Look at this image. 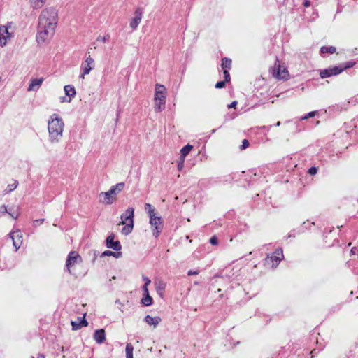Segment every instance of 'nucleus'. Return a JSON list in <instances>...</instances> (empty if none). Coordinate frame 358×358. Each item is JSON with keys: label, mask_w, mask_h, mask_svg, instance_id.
Masks as SVG:
<instances>
[{"label": "nucleus", "mask_w": 358, "mask_h": 358, "mask_svg": "<svg viewBox=\"0 0 358 358\" xmlns=\"http://www.w3.org/2000/svg\"><path fill=\"white\" fill-rule=\"evenodd\" d=\"M58 24V11L54 7L44 8L38 17L36 40L38 43L50 40Z\"/></svg>", "instance_id": "f257e3e1"}, {"label": "nucleus", "mask_w": 358, "mask_h": 358, "mask_svg": "<svg viewBox=\"0 0 358 358\" xmlns=\"http://www.w3.org/2000/svg\"><path fill=\"white\" fill-rule=\"evenodd\" d=\"M64 122L56 113L52 114L48 121V139L52 144L58 143L63 137Z\"/></svg>", "instance_id": "f03ea898"}, {"label": "nucleus", "mask_w": 358, "mask_h": 358, "mask_svg": "<svg viewBox=\"0 0 358 358\" xmlns=\"http://www.w3.org/2000/svg\"><path fill=\"white\" fill-rule=\"evenodd\" d=\"M134 209L131 207H129L124 213L120 216L121 221L119 224L124 225L122 229V233L124 235L129 234L134 228Z\"/></svg>", "instance_id": "7ed1b4c3"}, {"label": "nucleus", "mask_w": 358, "mask_h": 358, "mask_svg": "<svg viewBox=\"0 0 358 358\" xmlns=\"http://www.w3.org/2000/svg\"><path fill=\"white\" fill-rule=\"evenodd\" d=\"M14 36V28L12 22L0 26V46L5 47Z\"/></svg>", "instance_id": "20e7f679"}, {"label": "nucleus", "mask_w": 358, "mask_h": 358, "mask_svg": "<svg viewBox=\"0 0 358 358\" xmlns=\"http://www.w3.org/2000/svg\"><path fill=\"white\" fill-rule=\"evenodd\" d=\"M149 223L152 229V235L157 238L163 229V220L161 216L157 215L149 217Z\"/></svg>", "instance_id": "39448f33"}, {"label": "nucleus", "mask_w": 358, "mask_h": 358, "mask_svg": "<svg viewBox=\"0 0 358 358\" xmlns=\"http://www.w3.org/2000/svg\"><path fill=\"white\" fill-rule=\"evenodd\" d=\"M83 262L81 256L76 251H71L68 255L66 261V268L70 274H73L72 269L74 266Z\"/></svg>", "instance_id": "423d86ee"}, {"label": "nucleus", "mask_w": 358, "mask_h": 358, "mask_svg": "<svg viewBox=\"0 0 358 358\" xmlns=\"http://www.w3.org/2000/svg\"><path fill=\"white\" fill-rule=\"evenodd\" d=\"M282 258V250L281 248H278L272 255L267 256V257L265 259V263L266 264L270 265L274 268L279 264Z\"/></svg>", "instance_id": "0eeeda50"}, {"label": "nucleus", "mask_w": 358, "mask_h": 358, "mask_svg": "<svg viewBox=\"0 0 358 358\" xmlns=\"http://www.w3.org/2000/svg\"><path fill=\"white\" fill-rule=\"evenodd\" d=\"M94 68V60L90 55H89L86 57L83 64L82 65V73H80V77L82 79H84L85 76L88 75Z\"/></svg>", "instance_id": "6e6552de"}, {"label": "nucleus", "mask_w": 358, "mask_h": 358, "mask_svg": "<svg viewBox=\"0 0 358 358\" xmlns=\"http://www.w3.org/2000/svg\"><path fill=\"white\" fill-rule=\"evenodd\" d=\"M353 64H354V63L350 65H348L347 66H345L344 68H341V69H339L337 66H334V67H331V68H329L327 69L322 70L320 71V77L322 78H327V77H329L331 76L338 75L340 73H341L344 69H345L348 67L352 66Z\"/></svg>", "instance_id": "1a4fd4ad"}, {"label": "nucleus", "mask_w": 358, "mask_h": 358, "mask_svg": "<svg viewBox=\"0 0 358 358\" xmlns=\"http://www.w3.org/2000/svg\"><path fill=\"white\" fill-rule=\"evenodd\" d=\"M10 237L13 241V247L17 251L22 244V234L20 230L17 229L10 233Z\"/></svg>", "instance_id": "9d476101"}, {"label": "nucleus", "mask_w": 358, "mask_h": 358, "mask_svg": "<svg viewBox=\"0 0 358 358\" xmlns=\"http://www.w3.org/2000/svg\"><path fill=\"white\" fill-rule=\"evenodd\" d=\"M134 17L131 20L129 26L132 30H136L141 22L143 17L142 9L138 8L134 13Z\"/></svg>", "instance_id": "9b49d317"}, {"label": "nucleus", "mask_w": 358, "mask_h": 358, "mask_svg": "<svg viewBox=\"0 0 358 358\" xmlns=\"http://www.w3.org/2000/svg\"><path fill=\"white\" fill-rule=\"evenodd\" d=\"M274 74L278 79H287L289 76L288 71L286 68L281 66L280 64H275L274 66Z\"/></svg>", "instance_id": "f8f14e48"}, {"label": "nucleus", "mask_w": 358, "mask_h": 358, "mask_svg": "<svg viewBox=\"0 0 358 358\" xmlns=\"http://www.w3.org/2000/svg\"><path fill=\"white\" fill-rule=\"evenodd\" d=\"M166 89L164 85L157 84L155 86V101H166Z\"/></svg>", "instance_id": "ddd939ff"}, {"label": "nucleus", "mask_w": 358, "mask_h": 358, "mask_svg": "<svg viewBox=\"0 0 358 358\" xmlns=\"http://www.w3.org/2000/svg\"><path fill=\"white\" fill-rule=\"evenodd\" d=\"M114 239V234L109 235L106 238V245L109 248H112L115 251H119L122 248L120 243L118 241H115Z\"/></svg>", "instance_id": "4468645a"}, {"label": "nucleus", "mask_w": 358, "mask_h": 358, "mask_svg": "<svg viewBox=\"0 0 358 358\" xmlns=\"http://www.w3.org/2000/svg\"><path fill=\"white\" fill-rule=\"evenodd\" d=\"M99 198H103V200H101L106 205H111L116 201V197L115 196H112L108 191L106 192H101L99 194Z\"/></svg>", "instance_id": "2eb2a0df"}, {"label": "nucleus", "mask_w": 358, "mask_h": 358, "mask_svg": "<svg viewBox=\"0 0 358 358\" xmlns=\"http://www.w3.org/2000/svg\"><path fill=\"white\" fill-rule=\"evenodd\" d=\"M43 80L44 79L43 78L31 79L27 90L29 92L38 90L41 86Z\"/></svg>", "instance_id": "dca6fc26"}, {"label": "nucleus", "mask_w": 358, "mask_h": 358, "mask_svg": "<svg viewBox=\"0 0 358 358\" xmlns=\"http://www.w3.org/2000/svg\"><path fill=\"white\" fill-rule=\"evenodd\" d=\"M93 338L98 344H101L106 341V334L103 329L94 331Z\"/></svg>", "instance_id": "f3484780"}, {"label": "nucleus", "mask_w": 358, "mask_h": 358, "mask_svg": "<svg viewBox=\"0 0 358 358\" xmlns=\"http://www.w3.org/2000/svg\"><path fill=\"white\" fill-rule=\"evenodd\" d=\"M144 321L150 326H152L154 328H156L162 320L159 316L152 317L148 315L145 317Z\"/></svg>", "instance_id": "a211bd4d"}, {"label": "nucleus", "mask_w": 358, "mask_h": 358, "mask_svg": "<svg viewBox=\"0 0 358 358\" xmlns=\"http://www.w3.org/2000/svg\"><path fill=\"white\" fill-rule=\"evenodd\" d=\"M78 321H71V322L73 330H78L82 327L87 326L88 323L85 319V315L82 318L78 317Z\"/></svg>", "instance_id": "6ab92c4d"}, {"label": "nucleus", "mask_w": 358, "mask_h": 358, "mask_svg": "<svg viewBox=\"0 0 358 358\" xmlns=\"http://www.w3.org/2000/svg\"><path fill=\"white\" fill-rule=\"evenodd\" d=\"M65 95L69 99H72L76 94V90L75 87L71 85H65L64 87Z\"/></svg>", "instance_id": "aec40b11"}, {"label": "nucleus", "mask_w": 358, "mask_h": 358, "mask_svg": "<svg viewBox=\"0 0 358 358\" xmlns=\"http://www.w3.org/2000/svg\"><path fill=\"white\" fill-rule=\"evenodd\" d=\"M124 187V182H120L116 184L115 185H113L110 187V189L108 190V192L112 195L114 196L119 192H122Z\"/></svg>", "instance_id": "412c9836"}, {"label": "nucleus", "mask_w": 358, "mask_h": 358, "mask_svg": "<svg viewBox=\"0 0 358 358\" xmlns=\"http://www.w3.org/2000/svg\"><path fill=\"white\" fill-rule=\"evenodd\" d=\"M166 285V283L163 280H157L155 282V289L160 296H162Z\"/></svg>", "instance_id": "4be33fe9"}, {"label": "nucleus", "mask_w": 358, "mask_h": 358, "mask_svg": "<svg viewBox=\"0 0 358 358\" xmlns=\"http://www.w3.org/2000/svg\"><path fill=\"white\" fill-rule=\"evenodd\" d=\"M45 1L46 0H29L31 6L34 9L41 8Z\"/></svg>", "instance_id": "5701e85b"}, {"label": "nucleus", "mask_w": 358, "mask_h": 358, "mask_svg": "<svg viewBox=\"0 0 358 358\" xmlns=\"http://www.w3.org/2000/svg\"><path fill=\"white\" fill-rule=\"evenodd\" d=\"M193 146L191 145H187L185 147H183L180 150V157L182 158L185 159V157L190 152V151L192 150Z\"/></svg>", "instance_id": "b1692460"}, {"label": "nucleus", "mask_w": 358, "mask_h": 358, "mask_svg": "<svg viewBox=\"0 0 358 358\" xmlns=\"http://www.w3.org/2000/svg\"><path fill=\"white\" fill-rule=\"evenodd\" d=\"M145 210L148 214L149 217L157 215L155 208L150 203L145 204Z\"/></svg>", "instance_id": "393cba45"}, {"label": "nucleus", "mask_w": 358, "mask_h": 358, "mask_svg": "<svg viewBox=\"0 0 358 358\" xmlns=\"http://www.w3.org/2000/svg\"><path fill=\"white\" fill-rule=\"evenodd\" d=\"M166 101H155V109L156 111H162L164 110Z\"/></svg>", "instance_id": "a878e982"}, {"label": "nucleus", "mask_w": 358, "mask_h": 358, "mask_svg": "<svg viewBox=\"0 0 358 358\" xmlns=\"http://www.w3.org/2000/svg\"><path fill=\"white\" fill-rule=\"evenodd\" d=\"M133 345L128 343L126 345L125 352H126V358H133Z\"/></svg>", "instance_id": "bb28decb"}, {"label": "nucleus", "mask_w": 358, "mask_h": 358, "mask_svg": "<svg viewBox=\"0 0 358 358\" xmlns=\"http://www.w3.org/2000/svg\"><path fill=\"white\" fill-rule=\"evenodd\" d=\"M231 66V60L227 57H224L222 59V67L223 71L224 69L227 70V69H230Z\"/></svg>", "instance_id": "cd10ccee"}, {"label": "nucleus", "mask_w": 358, "mask_h": 358, "mask_svg": "<svg viewBox=\"0 0 358 358\" xmlns=\"http://www.w3.org/2000/svg\"><path fill=\"white\" fill-rule=\"evenodd\" d=\"M101 256H113L115 258H119L122 256V253L120 252H115L110 250H106L102 253Z\"/></svg>", "instance_id": "c85d7f7f"}, {"label": "nucleus", "mask_w": 358, "mask_h": 358, "mask_svg": "<svg viewBox=\"0 0 358 358\" xmlns=\"http://www.w3.org/2000/svg\"><path fill=\"white\" fill-rule=\"evenodd\" d=\"M17 185H18V182L17 181H15L14 183H13V184L8 185L7 189H6L3 192V194H7L9 192L13 191L14 189H15L17 188Z\"/></svg>", "instance_id": "c756f323"}, {"label": "nucleus", "mask_w": 358, "mask_h": 358, "mask_svg": "<svg viewBox=\"0 0 358 358\" xmlns=\"http://www.w3.org/2000/svg\"><path fill=\"white\" fill-rule=\"evenodd\" d=\"M141 301L144 306H149L152 303V299L150 294H145V296L142 299Z\"/></svg>", "instance_id": "7c9ffc66"}, {"label": "nucleus", "mask_w": 358, "mask_h": 358, "mask_svg": "<svg viewBox=\"0 0 358 358\" xmlns=\"http://www.w3.org/2000/svg\"><path fill=\"white\" fill-rule=\"evenodd\" d=\"M320 51L322 53L330 52L332 54L336 52V48L334 46H330V47L323 46L321 48Z\"/></svg>", "instance_id": "2f4dec72"}, {"label": "nucleus", "mask_w": 358, "mask_h": 358, "mask_svg": "<svg viewBox=\"0 0 358 358\" xmlns=\"http://www.w3.org/2000/svg\"><path fill=\"white\" fill-rule=\"evenodd\" d=\"M110 39L109 35H105V36H99L97 37L96 41L101 42V43H106Z\"/></svg>", "instance_id": "473e14b6"}, {"label": "nucleus", "mask_w": 358, "mask_h": 358, "mask_svg": "<svg viewBox=\"0 0 358 358\" xmlns=\"http://www.w3.org/2000/svg\"><path fill=\"white\" fill-rule=\"evenodd\" d=\"M184 163H185V159L182 158V157H180V159H179V161L178 162V169L179 171H182V169H183Z\"/></svg>", "instance_id": "72a5a7b5"}, {"label": "nucleus", "mask_w": 358, "mask_h": 358, "mask_svg": "<svg viewBox=\"0 0 358 358\" xmlns=\"http://www.w3.org/2000/svg\"><path fill=\"white\" fill-rule=\"evenodd\" d=\"M44 222V219H37L34 220L33 225L34 227H37L38 226L42 224Z\"/></svg>", "instance_id": "f704fd0d"}, {"label": "nucleus", "mask_w": 358, "mask_h": 358, "mask_svg": "<svg viewBox=\"0 0 358 358\" xmlns=\"http://www.w3.org/2000/svg\"><path fill=\"white\" fill-rule=\"evenodd\" d=\"M59 101L61 103H70L71 101V99L65 95L59 98Z\"/></svg>", "instance_id": "c9c22d12"}, {"label": "nucleus", "mask_w": 358, "mask_h": 358, "mask_svg": "<svg viewBox=\"0 0 358 358\" xmlns=\"http://www.w3.org/2000/svg\"><path fill=\"white\" fill-rule=\"evenodd\" d=\"M249 146V141L247 139H244L242 141V145L241 146V150L246 149Z\"/></svg>", "instance_id": "e433bc0d"}, {"label": "nucleus", "mask_w": 358, "mask_h": 358, "mask_svg": "<svg viewBox=\"0 0 358 358\" xmlns=\"http://www.w3.org/2000/svg\"><path fill=\"white\" fill-rule=\"evenodd\" d=\"M316 111H312L308 113L306 116L301 117V120H306L307 118L313 117L315 115Z\"/></svg>", "instance_id": "4c0bfd02"}, {"label": "nucleus", "mask_w": 358, "mask_h": 358, "mask_svg": "<svg viewBox=\"0 0 358 358\" xmlns=\"http://www.w3.org/2000/svg\"><path fill=\"white\" fill-rule=\"evenodd\" d=\"M317 169L315 166H312L308 169V173L311 176H313L317 173Z\"/></svg>", "instance_id": "58836bf2"}, {"label": "nucleus", "mask_w": 358, "mask_h": 358, "mask_svg": "<svg viewBox=\"0 0 358 358\" xmlns=\"http://www.w3.org/2000/svg\"><path fill=\"white\" fill-rule=\"evenodd\" d=\"M223 73L224 75L225 82H229L230 80V75H229V71L227 70L224 69L223 71Z\"/></svg>", "instance_id": "ea45409f"}, {"label": "nucleus", "mask_w": 358, "mask_h": 358, "mask_svg": "<svg viewBox=\"0 0 358 358\" xmlns=\"http://www.w3.org/2000/svg\"><path fill=\"white\" fill-rule=\"evenodd\" d=\"M225 86V82L224 81H219L215 84L216 88H222Z\"/></svg>", "instance_id": "a19ab883"}, {"label": "nucleus", "mask_w": 358, "mask_h": 358, "mask_svg": "<svg viewBox=\"0 0 358 358\" xmlns=\"http://www.w3.org/2000/svg\"><path fill=\"white\" fill-rule=\"evenodd\" d=\"M8 213L7 207L6 206L3 205L0 208V216Z\"/></svg>", "instance_id": "79ce46f5"}, {"label": "nucleus", "mask_w": 358, "mask_h": 358, "mask_svg": "<svg viewBox=\"0 0 358 358\" xmlns=\"http://www.w3.org/2000/svg\"><path fill=\"white\" fill-rule=\"evenodd\" d=\"M210 243L214 245H217V243H218L217 238L215 236H212L210 239Z\"/></svg>", "instance_id": "37998d69"}, {"label": "nucleus", "mask_w": 358, "mask_h": 358, "mask_svg": "<svg viewBox=\"0 0 358 358\" xmlns=\"http://www.w3.org/2000/svg\"><path fill=\"white\" fill-rule=\"evenodd\" d=\"M11 217L16 220L20 215V213L18 212H14V213H8Z\"/></svg>", "instance_id": "c03bdc74"}, {"label": "nucleus", "mask_w": 358, "mask_h": 358, "mask_svg": "<svg viewBox=\"0 0 358 358\" xmlns=\"http://www.w3.org/2000/svg\"><path fill=\"white\" fill-rule=\"evenodd\" d=\"M237 103H238L236 101H233L232 103L228 105V108H235Z\"/></svg>", "instance_id": "a18cd8bd"}, {"label": "nucleus", "mask_w": 358, "mask_h": 358, "mask_svg": "<svg viewBox=\"0 0 358 358\" xmlns=\"http://www.w3.org/2000/svg\"><path fill=\"white\" fill-rule=\"evenodd\" d=\"M148 285H146V284H145L143 287V291L144 292V294H149V291H148Z\"/></svg>", "instance_id": "49530a36"}, {"label": "nucleus", "mask_w": 358, "mask_h": 358, "mask_svg": "<svg viewBox=\"0 0 358 358\" xmlns=\"http://www.w3.org/2000/svg\"><path fill=\"white\" fill-rule=\"evenodd\" d=\"M143 280L145 281L146 285H149L151 282L150 280L146 276H143Z\"/></svg>", "instance_id": "de8ad7c7"}, {"label": "nucleus", "mask_w": 358, "mask_h": 358, "mask_svg": "<svg viewBox=\"0 0 358 358\" xmlns=\"http://www.w3.org/2000/svg\"><path fill=\"white\" fill-rule=\"evenodd\" d=\"M187 274H188V275H198L199 271H189Z\"/></svg>", "instance_id": "09e8293b"}, {"label": "nucleus", "mask_w": 358, "mask_h": 358, "mask_svg": "<svg viewBox=\"0 0 358 358\" xmlns=\"http://www.w3.org/2000/svg\"><path fill=\"white\" fill-rule=\"evenodd\" d=\"M356 250H357L356 248H352V250H351V253L352 255H355L356 253Z\"/></svg>", "instance_id": "8fccbe9b"}, {"label": "nucleus", "mask_w": 358, "mask_h": 358, "mask_svg": "<svg viewBox=\"0 0 358 358\" xmlns=\"http://www.w3.org/2000/svg\"><path fill=\"white\" fill-rule=\"evenodd\" d=\"M304 5H305V6L308 7L310 5V2L308 1H307V0H306V1L304 3Z\"/></svg>", "instance_id": "3c124183"}, {"label": "nucleus", "mask_w": 358, "mask_h": 358, "mask_svg": "<svg viewBox=\"0 0 358 358\" xmlns=\"http://www.w3.org/2000/svg\"><path fill=\"white\" fill-rule=\"evenodd\" d=\"M38 358H45L43 355H39Z\"/></svg>", "instance_id": "603ef678"}, {"label": "nucleus", "mask_w": 358, "mask_h": 358, "mask_svg": "<svg viewBox=\"0 0 358 358\" xmlns=\"http://www.w3.org/2000/svg\"><path fill=\"white\" fill-rule=\"evenodd\" d=\"M280 122H278L276 123V126H277V127H278V126H280Z\"/></svg>", "instance_id": "864d4df0"}, {"label": "nucleus", "mask_w": 358, "mask_h": 358, "mask_svg": "<svg viewBox=\"0 0 358 358\" xmlns=\"http://www.w3.org/2000/svg\"><path fill=\"white\" fill-rule=\"evenodd\" d=\"M2 81V78L0 76V83Z\"/></svg>", "instance_id": "5fc2aeb1"}, {"label": "nucleus", "mask_w": 358, "mask_h": 358, "mask_svg": "<svg viewBox=\"0 0 358 358\" xmlns=\"http://www.w3.org/2000/svg\"><path fill=\"white\" fill-rule=\"evenodd\" d=\"M31 358H34V357H31Z\"/></svg>", "instance_id": "6e6d98bb"}]
</instances>
